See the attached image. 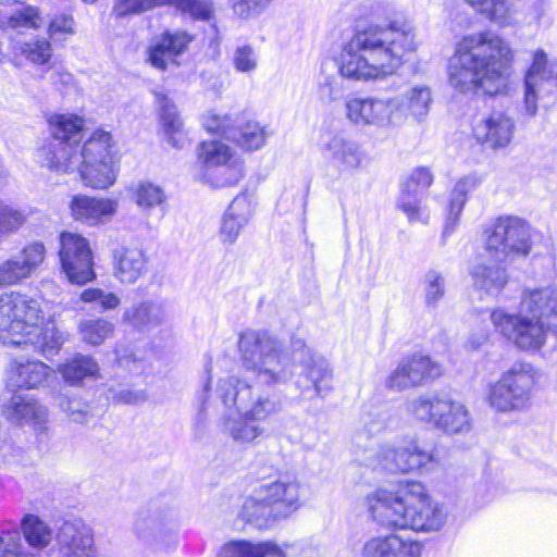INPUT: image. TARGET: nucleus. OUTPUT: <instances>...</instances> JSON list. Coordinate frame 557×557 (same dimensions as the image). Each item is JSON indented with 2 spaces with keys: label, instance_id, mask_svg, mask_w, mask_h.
<instances>
[{
  "label": "nucleus",
  "instance_id": "9b49d317",
  "mask_svg": "<svg viewBox=\"0 0 557 557\" xmlns=\"http://www.w3.org/2000/svg\"><path fill=\"white\" fill-rule=\"evenodd\" d=\"M532 233L527 220L500 215L484 231V249L496 262H513L532 251Z\"/></svg>",
  "mask_w": 557,
  "mask_h": 557
},
{
  "label": "nucleus",
  "instance_id": "4d7b16f0",
  "mask_svg": "<svg viewBox=\"0 0 557 557\" xmlns=\"http://www.w3.org/2000/svg\"><path fill=\"white\" fill-rule=\"evenodd\" d=\"M389 12V5L382 0H364L359 4V12L356 14V17L381 21L387 18Z\"/></svg>",
  "mask_w": 557,
  "mask_h": 557
},
{
  "label": "nucleus",
  "instance_id": "13d9d810",
  "mask_svg": "<svg viewBox=\"0 0 557 557\" xmlns=\"http://www.w3.org/2000/svg\"><path fill=\"white\" fill-rule=\"evenodd\" d=\"M84 302H97L102 310H111L120 305V298L114 293H104L100 288H87L81 294Z\"/></svg>",
  "mask_w": 557,
  "mask_h": 557
},
{
  "label": "nucleus",
  "instance_id": "6ab92c4d",
  "mask_svg": "<svg viewBox=\"0 0 557 557\" xmlns=\"http://www.w3.org/2000/svg\"><path fill=\"white\" fill-rule=\"evenodd\" d=\"M441 374V364L428 356L414 354L401 359L396 369L386 377L385 386L391 391L400 392L425 384Z\"/></svg>",
  "mask_w": 557,
  "mask_h": 557
},
{
  "label": "nucleus",
  "instance_id": "4c0bfd02",
  "mask_svg": "<svg viewBox=\"0 0 557 557\" xmlns=\"http://www.w3.org/2000/svg\"><path fill=\"white\" fill-rule=\"evenodd\" d=\"M58 371L65 383L77 386L85 380L96 379L99 366L91 357L78 354L60 364Z\"/></svg>",
  "mask_w": 557,
  "mask_h": 557
},
{
  "label": "nucleus",
  "instance_id": "9d476101",
  "mask_svg": "<svg viewBox=\"0 0 557 557\" xmlns=\"http://www.w3.org/2000/svg\"><path fill=\"white\" fill-rule=\"evenodd\" d=\"M512 51L499 36L480 32L457 42L448 70H499L510 66Z\"/></svg>",
  "mask_w": 557,
  "mask_h": 557
},
{
  "label": "nucleus",
  "instance_id": "1a4fd4ad",
  "mask_svg": "<svg viewBox=\"0 0 557 557\" xmlns=\"http://www.w3.org/2000/svg\"><path fill=\"white\" fill-rule=\"evenodd\" d=\"M363 462L391 473H411L431 471L440 459L435 449L422 445L417 436L403 435L382 443Z\"/></svg>",
  "mask_w": 557,
  "mask_h": 557
},
{
  "label": "nucleus",
  "instance_id": "a18cd8bd",
  "mask_svg": "<svg viewBox=\"0 0 557 557\" xmlns=\"http://www.w3.org/2000/svg\"><path fill=\"white\" fill-rule=\"evenodd\" d=\"M22 530L25 541L35 549H42L47 547L52 539L51 529L34 515H27L24 517Z\"/></svg>",
  "mask_w": 557,
  "mask_h": 557
},
{
  "label": "nucleus",
  "instance_id": "de8ad7c7",
  "mask_svg": "<svg viewBox=\"0 0 557 557\" xmlns=\"http://www.w3.org/2000/svg\"><path fill=\"white\" fill-rule=\"evenodd\" d=\"M78 330L85 343L97 346L112 335L114 326L104 319H87L79 323Z\"/></svg>",
  "mask_w": 557,
  "mask_h": 557
},
{
  "label": "nucleus",
  "instance_id": "bf43d9fd",
  "mask_svg": "<svg viewBox=\"0 0 557 557\" xmlns=\"http://www.w3.org/2000/svg\"><path fill=\"white\" fill-rule=\"evenodd\" d=\"M75 32V22L71 15L61 14L55 16L49 24V35L53 41L64 40Z\"/></svg>",
  "mask_w": 557,
  "mask_h": 557
},
{
  "label": "nucleus",
  "instance_id": "b1692460",
  "mask_svg": "<svg viewBox=\"0 0 557 557\" xmlns=\"http://www.w3.org/2000/svg\"><path fill=\"white\" fill-rule=\"evenodd\" d=\"M52 373L53 370L40 360L16 358L9 366L7 384L16 389H37Z\"/></svg>",
  "mask_w": 557,
  "mask_h": 557
},
{
  "label": "nucleus",
  "instance_id": "5701e85b",
  "mask_svg": "<svg viewBox=\"0 0 557 557\" xmlns=\"http://www.w3.org/2000/svg\"><path fill=\"white\" fill-rule=\"evenodd\" d=\"M420 542L398 534L372 536L362 546V557H420Z\"/></svg>",
  "mask_w": 557,
  "mask_h": 557
},
{
  "label": "nucleus",
  "instance_id": "864d4df0",
  "mask_svg": "<svg viewBox=\"0 0 557 557\" xmlns=\"http://www.w3.org/2000/svg\"><path fill=\"white\" fill-rule=\"evenodd\" d=\"M173 0H115L113 13L117 17L131 14H139L154 7L171 3Z\"/></svg>",
  "mask_w": 557,
  "mask_h": 557
},
{
  "label": "nucleus",
  "instance_id": "49530a36",
  "mask_svg": "<svg viewBox=\"0 0 557 557\" xmlns=\"http://www.w3.org/2000/svg\"><path fill=\"white\" fill-rule=\"evenodd\" d=\"M156 101L159 104L160 120L164 132L170 136L180 133L183 123L177 113L175 104L168 98L165 94L159 90L153 91Z\"/></svg>",
  "mask_w": 557,
  "mask_h": 557
},
{
  "label": "nucleus",
  "instance_id": "09e8293b",
  "mask_svg": "<svg viewBox=\"0 0 557 557\" xmlns=\"http://www.w3.org/2000/svg\"><path fill=\"white\" fill-rule=\"evenodd\" d=\"M424 300L429 307H436L445 295V280L443 275L430 270L425 273L423 280Z\"/></svg>",
  "mask_w": 557,
  "mask_h": 557
},
{
  "label": "nucleus",
  "instance_id": "bb28decb",
  "mask_svg": "<svg viewBox=\"0 0 557 557\" xmlns=\"http://www.w3.org/2000/svg\"><path fill=\"white\" fill-rule=\"evenodd\" d=\"M117 210V201L78 195L71 201V212L76 221L89 226L110 222Z\"/></svg>",
  "mask_w": 557,
  "mask_h": 557
},
{
  "label": "nucleus",
  "instance_id": "f03ea898",
  "mask_svg": "<svg viewBox=\"0 0 557 557\" xmlns=\"http://www.w3.org/2000/svg\"><path fill=\"white\" fill-rule=\"evenodd\" d=\"M51 138L37 151L38 163L58 173L78 172L85 186L108 188L116 180V147L109 132L97 129L81 146L84 121L75 114L49 119Z\"/></svg>",
  "mask_w": 557,
  "mask_h": 557
},
{
  "label": "nucleus",
  "instance_id": "473e14b6",
  "mask_svg": "<svg viewBox=\"0 0 557 557\" xmlns=\"http://www.w3.org/2000/svg\"><path fill=\"white\" fill-rule=\"evenodd\" d=\"M557 92V72H527L524 77V108L533 116L537 100Z\"/></svg>",
  "mask_w": 557,
  "mask_h": 557
},
{
  "label": "nucleus",
  "instance_id": "20e7f679",
  "mask_svg": "<svg viewBox=\"0 0 557 557\" xmlns=\"http://www.w3.org/2000/svg\"><path fill=\"white\" fill-rule=\"evenodd\" d=\"M215 395L227 409L220 421L221 432L242 446L257 444L265 433L261 423L282 408L274 394L236 375L221 377Z\"/></svg>",
  "mask_w": 557,
  "mask_h": 557
},
{
  "label": "nucleus",
  "instance_id": "cd10ccee",
  "mask_svg": "<svg viewBox=\"0 0 557 557\" xmlns=\"http://www.w3.org/2000/svg\"><path fill=\"white\" fill-rule=\"evenodd\" d=\"M8 420L16 424H32L39 433L48 430L46 426L48 411L34 397L15 394L4 406Z\"/></svg>",
  "mask_w": 557,
  "mask_h": 557
},
{
  "label": "nucleus",
  "instance_id": "2f4dec72",
  "mask_svg": "<svg viewBox=\"0 0 557 557\" xmlns=\"http://www.w3.org/2000/svg\"><path fill=\"white\" fill-rule=\"evenodd\" d=\"M449 401V397L440 393H424L408 401L407 411L414 420L437 429Z\"/></svg>",
  "mask_w": 557,
  "mask_h": 557
},
{
  "label": "nucleus",
  "instance_id": "72a5a7b5",
  "mask_svg": "<svg viewBox=\"0 0 557 557\" xmlns=\"http://www.w3.org/2000/svg\"><path fill=\"white\" fill-rule=\"evenodd\" d=\"M146 269V258L138 248L120 247L114 251V276L123 284H134Z\"/></svg>",
  "mask_w": 557,
  "mask_h": 557
},
{
  "label": "nucleus",
  "instance_id": "412c9836",
  "mask_svg": "<svg viewBox=\"0 0 557 557\" xmlns=\"http://www.w3.org/2000/svg\"><path fill=\"white\" fill-rule=\"evenodd\" d=\"M45 256L46 248L42 243L34 242L25 246L17 256L0 264V287L29 277L44 262Z\"/></svg>",
  "mask_w": 557,
  "mask_h": 557
},
{
  "label": "nucleus",
  "instance_id": "6e6d98bb",
  "mask_svg": "<svg viewBox=\"0 0 557 557\" xmlns=\"http://www.w3.org/2000/svg\"><path fill=\"white\" fill-rule=\"evenodd\" d=\"M108 398L117 403L137 405L144 403L147 395L144 389H131L126 385H111L108 388Z\"/></svg>",
  "mask_w": 557,
  "mask_h": 557
},
{
  "label": "nucleus",
  "instance_id": "0eeeda50",
  "mask_svg": "<svg viewBox=\"0 0 557 557\" xmlns=\"http://www.w3.org/2000/svg\"><path fill=\"white\" fill-rule=\"evenodd\" d=\"M42 321L37 300L15 293L0 296V342L3 345L32 347L46 358L57 355L64 336L52 324L40 327Z\"/></svg>",
  "mask_w": 557,
  "mask_h": 557
},
{
  "label": "nucleus",
  "instance_id": "2eb2a0df",
  "mask_svg": "<svg viewBox=\"0 0 557 557\" xmlns=\"http://www.w3.org/2000/svg\"><path fill=\"white\" fill-rule=\"evenodd\" d=\"M60 244V260L69 281L83 285L95 278L89 242L79 234L63 232Z\"/></svg>",
  "mask_w": 557,
  "mask_h": 557
},
{
  "label": "nucleus",
  "instance_id": "8fccbe9b",
  "mask_svg": "<svg viewBox=\"0 0 557 557\" xmlns=\"http://www.w3.org/2000/svg\"><path fill=\"white\" fill-rule=\"evenodd\" d=\"M26 221L23 211L0 200V239L15 233Z\"/></svg>",
  "mask_w": 557,
  "mask_h": 557
},
{
  "label": "nucleus",
  "instance_id": "ddd939ff",
  "mask_svg": "<svg viewBox=\"0 0 557 557\" xmlns=\"http://www.w3.org/2000/svg\"><path fill=\"white\" fill-rule=\"evenodd\" d=\"M178 519L173 506L152 503L140 509L134 521L138 537L158 550L172 549L177 543Z\"/></svg>",
  "mask_w": 557,
  "mask_h": 557
},
{
  "label": "nucleus",
  "instance_id": "dca6fc26",
  "mask_svg": "<svg viewBox=\"0 0 557 557\" xmlns=\"http://www.w3.org/2000/svg\"><path fill=\"white\" fill-rule=\"evenodd\" d=\"M321 152L339 175L354 174L366 159L360 144L343 132H327L322 136Z\"/></svg>",
  "mask_w": 557,
  "mask_h": 557
},
{
  "label": "nucleus",
  "instance_id": "c85d7f7f",
  "mask_svg": "<svg viewBox=\"0 0 557 557\" xmlns=\"http://www.w3.org/2000/svg\"><path fill=\"white\" fill-rule=\"evenodd\" d=\"M168 312L160 300H143L133 304L122 317V321L139 332H150L165 323Z\"/></svg>",
  "mask_w": 557,
  "mask_h": 557
},
{
  "label": "nucleus",
  "instance_id": "7c9ffc66",
  "mask_svg": "<svg viewBox=\"0 0 557 557\" xmlns=\"http://www.w3.org/2000/svg\"><path fill=\"white\" fill-rule=\"evenodd\" d=\"M393 72H336L324 77L320 85V97L324 101L339 99L351 88L352 82H382Z\"/></svg>",
  "mask_w": 557,
  "mask_h": 557
},
{
  "label": "nucleus",
  "instance_id": "f257e3e1",
  "mask_svg": "<svg viewBox=\"0 0 557 557\" xmlns=\"http://www.w3.org/2000/svg\"><path fill=\"white\" fill-rule=\"evenodd\" d=\"M238 350L244 369L260 384H285L294 374L293 368L300 366L295 384L301 393L323 398L333 389V370L329 361L314 355L300 337L292 336L289 351H286L282 342L268 331L249 329L240 333Z\"/></svg>",
  "mask_w": 557,
  "mask_h": 557
},
{
  "label": "nucleus",
  "instance_id": "c03bdc74",
  "mask_svg": "<svg viewBox=\"0 0 557 557\" xmlns=\"http://www.w3.org/2000/svg\"><path fill=\"white\" fill-rule=\"evenodd\" d=\"M492 22L505 26L510 23L513 10L510 0H466Z\"/></svg>",
  "mask_w": 557,
  "mask_h": 557
},
{
  "label": "nucleus",
  "instance_id": "69168bd1",
  "mask_svg": "<svg viewBox=\"0 0 557 557\" xmlns=\"http://www.w3.org/2000/svg\"><path fill=\"white\" fill-rule=\"evenodd\" d=\"M234 60L236 70H253L258 65L257 55L248 46L238 48L235 52Z\"/></svg>",
  "mask_w": 557,
  "mask_h": 557
},
{
  "label": "nucleus",
  "instance_id": "680f3d73",
  "mask_svg": "<svg viewBox=\"0 0 557 557\" xmlns=\"http://www.w3.org/2000/svg\"><path fill=\"white\" fill-rule=\"evenodd\" d=\"M432 182L433 175L430 170L426 168H418L403 184L424 194V191L431 186Z\"/></svg>",
  "mask_w": 557,
  "mask_h": 557
},
{
  "label": "nucleus",
  "instance_id": "e433bc0d",
  "mask_svg": "<svg viewBox=\"0 0 557 557\" xmlns=\"http://www.w3.org/2000/svg\"><path fill=\"white\" fill-rule=\"evenodd\" d=\"M286 557L282 547L272 542L251 543L249 541H231L225 543L216 557Z\"/></svg>",
  "mask_w": 557,
  "mask_h": 557
},
{
  "label": "nucleus",
  "instance_id": "423d86ee",
  "mask_svg": "<svg viewBox=\"0 0 557 557\" xmlns=\"http://www.w3.org/2000/svg\"><path fill=\"white\" fill-rule=\"evenodd\" d=\"M497 333L515 347L537 351L546 343L549 330L557 329V288H542L527 293L520 311L496 309L491 313Z\"/></svg>",
  "mask_w": 557,
  "mask_h": 557
},
{
  "label": "nucleus",
  "instance_id": "f8f14e48",
  "mask_svg": "<svg viewBox=\"0 0 557 557\" xmlns=\"http://www.w3.org/2000/svg\"><path fill=\"white\" fill-rule=\"evenodd\" d=\"M536 371L529 362H515L488 385L487 403L499 412L523 411L531 407Z\"/></svg>",
  "mask_w": 557,
  "mask_h": 557
},
{
  "label": "nucleus",
  "instance_id": "a878e982",
  "mask_svg": "<svg viewBox=\"0 0 557 557\" xmlns=\"http://www.w3.org/2000/svg\"><path fill=\"white\" fill-rule=\"evenodd\" d=\"M513 131L512 120L502 113H493L473 126L478 143L493 150L506 148L512 139Z\"/></svg>",
  "mask_w": 557,
  "mask_h": 557
},
{
  "label": "nucleus",
  "instance_id": "ea45409f",
  "mask_svg": "<svg viewBox=\"0 0 557 557\" xmlns=\"http://www.w3.org/2000/svg\"><path fill=\"white\" fill-rule=\"evenodd\" d=\"M397 99L401 103L398 117L408 114L417 121L424 120L433 101L431 89L428 86H414Z\"/></svg>",
  "mask_w": 557,
  "mask_h": 557
},
{
  "label": "nucleus",
  "instance_id": "a211bd4d",
  "mask_svg": "<svg viewBox=\"0 0 557 557\" xmlns=\"http://www.w3.org/2000/svg\"><path fill=\"white\" fill-rule=\"evenodd\" d=\"M401 103L397 98H350L345 102L346 116L356 125L385 127L398 120Z\"/></svg>",
  "mask_w": 557,
  "mask_h": 557
},
{
  "label": "nucleus",
  "instance_id": "aec40b11",
  "mask_svg": "<svg viewBox=\"0 0 557 557\" xmlns=\"http://www.w3.org/2000/svg\"><path fill=\"white\" fill-rule=\"evenodd\" d=\"M60 557H96L92 529L82 519L64 521L55 536Z\"/></svg>",
  "mask_w": 557,
  "mask_h": 557
},
{
  "label": "nucleus",
  "instance_id": "f3484780",
  "mask_svg": "<svg viewBox=\"0 0 557 557\" xmlns=\"http://www.w3.org/2000/svg\"><path fill=\"white\" fill-rule=\"evenodd\" d=\"M198 158L207 171L216 170L221 178L216 186L236 184L244 176V164L236 152L220 140L202 141L198 148Z\"/></svg>",
  "mask_w": 557,
  "mask_h": 557
},
{
  "label": "nucleus",
  "instance_id": "774afa93",
  "mask_svg": "<svg viewBox=\"0 0 557 557\" xmlns=\"http://www.w3.org/2000/svg\"><path fill=\"white\" fill-rule=\"evenodd\" d=\"M210 363L206 366V373L202 379V387L201 391L197 395V399L200 403V416H202L203 411L207 409L208 400L210 396V386H211V375H210Z\"/></svg>",
  "mask_w": 557,
  "mask_h": 557
},
{
  "label": "nucleus",
  "instance_id": "37998d69",
  "mask_svg": "<svg viewBox=\"0 0 557 557\" xmlns=\"http://www.w3.org/2000/svg\"><path fill=\"white\" fill-rule=\"evenodd\" d=\"M423 193L401 184L397 207L407 215L410 223H426L429 213L421 206Z\"/></svg>",
  "mask_w": 557,
  "mask_h": 557
},
{
  "label": "nucleus",
  "instance_id": "e2e57ef3",
  "mask_svg": "<svg viewBox=\"0 0 557 557\" xmlns=\"http://www.w3.org/2000/svg\"><path fill=\"white\" fill-rule=\"evenodd\" d=\"M273 0H239L234 5L235 12L242 17L258 15L263 12Z\"/></svg>",
  "mask_w": 557,
  "mask_h": 557
},
{
  "label": "nucleus",
  "instance_id": "0e129e2a",
  "mask_svg": "<svg viewBox=\"0 0 557 557\" xmlns=\"http://www.w3.org/2000/svg\"><path fill=\"white\" fill-rule=\"evenodd\" d=\"M283 552L286 557H322L319 547L306 544H285Z\"/></svg>",
  "mask_w": 557,
  "mask_h": 557
},
{
  "label": "nucleus",
  "instance_id": "7ed1b4c3",
  "mask_svg": "<svg viewBox=\"0 0 557 557\" xmlns=\"http://www.w3.org/2000/svg\"><path fill=\"white\" fill-rule=\"evenodd\" d=\"M371 519L386 530L438 531L446 522L443 505L418 481L401 482L396 488H377L366 497Z\"/></svg>",
  "mask_w": 557,
  "mask_h": 557
},
{
  "label": "nucleus",
  "instance_id": "603ef678",
  "mask_svg": "<svg viewBox=\"0 0 557 557\" xmlns=\"http://www.w3.org/2000/svg\"><path fill=\"white\" fill-rule=\"evenodd\" d=\"M0 557H32L22 545L18 530H3L0 534Z\"/></svg>",
  "mask_w": 557,
  "mask_h": 557
},
{
  "label": "nucleus",
  "instance_id": "5fc2aeb1",
  "mask_svg": "<svg viewBox=\"0 0 557 557\" xmlns=\"http://www.w3.org/2000/svg\"><path fill=\"white\" fill-rule=\"evenodd\" d=\"M171 3L193 20L208 21L213 13L211 0H173Z\"/></svg>",
  "mask_w": 557,
  "mask_h": 557
},
{
  "label": "nucleus",
  "instance_id": "c9c22d12",
  "mask_svg": "<svg viewBox=\"0 0 557 557\" xmlns=\"http://www.w3.org/2000/svg\"><path fill=\"white\" fill-rule=\"evenodd\" d=\"M475 289L487 295H497L508 282L506 268L497 264L479 263L471 269Z\"/></svg>",
  "mask_w": 557,
  "mask_h": 557
},
{
  "label": "nucleus",
  "instance_id": "4be33fe9",
  "mask_svg": "<svg viewBox=\"0 0 557 557\" xmlns=\"http://www.w3.org/2000/svg\"><path fill=\"white\" fill-rule=\"evenodd\" d=\"M253 214V202L247 194L238 195L230 203L221 219L218 231L219 240L224 246L234 245L240 232L247 226Z\"/></svg>",
  "mask_w": 557,
  "mask_h": 557
},
{
  "label": "nucleus",
  "instance_id": "79ce46f5",
  "mask_svg": "<svg viewBox=\"0 0 557 557\" xmlns=\"http://www.w3.org/2000/svg\"><path fill=\"white\" fill-rule=\"evenodd\" d=\"M471 428L472 419L467 407L450 399L437 430L447 434H460L469 432Z\"/></svg>",
  "mask_w": 557,
  "mask_h": 557
},
{
  "label": "nucleus",
  "instance_id": "58836bf2",
  "mask_svg": "<svg viewBox=\"0 0 557 557\" xmlns=\"http://www.w3.org/2000/svg\"><path fill=\"white\" fill-rule=\"evenodd\" d=\"M25 0H0L1 7H8L13 3L22 4ZM41 18L38 11L34 7H23L14 12H9L0 8V29H17V28H37Z\"/></svg>",
  "mask_w": 557,
  "mask_h": 557
},
{
  "label": "nucleus",
  "instance_id": "c756f323",
  "mask_svg": "<svg viewBox=\"0 0 557 557\" xmlns=\"http://www.w3.org/2000/svg\"><path fill=\"white\" fill-rule=\"evenodd\" d=\"M193 37L185 32L164 33L161 38L149 48V61L159 69L169 65H181L178 58L184 53Z\"/></svg>",
  "mask_w": 557,
  "mask_h": 557
},
{
  "label": "nucleus",
  "instance_id": "393cba45",
  "mask_svg": "<svg viewBox=\"0 0 557 557\" xmlns=\"http://www.w3.org/2000/svg\"><path fill=\"white\" fill-rule=\"evenodd\" d=\"M449 84L461 94H483L493 96L505 90L507 77L504 72H451Z\"/></svg>",
  "mask_w": 557,
  "mask_h": 557
},
{
  "label": "nucleus",
  "instance_id": "f704fd0d",
  "mask_svg": "<svg viewBox=\"0 0 557 557\" xmlns=\"http://www.w3.org/2000/svg\"><path fill=\"white\" fill-rule=\"evenodd\" d=\"M479 184L480 180L474 174L466 175L455 184L449 197L443 236H448L455 231L468 200V194L474 190Z\"/></svg>",
  "mask_w": 557,
  "mask_h": 557
},
{
  "label": "nucleus",
  "instance_id": "39448f33",
  "mask_svg": "<svg viewBox=\"0 0 557 557\" xmlns=\"http://www.w3.org/2000/svg\"><path fill=\"white\" fill-rule=\"evenodd\" d=\"M416 49V35L410 23L391 21L358 28L343 47L338 70H384L398 67L404 57Z\"/></svg>",
  "mask_w": 557,
  "mask_h": 557
},
{
  "label": "nucleus",
  "instance_id": "6e6552de",
  "mask_svg": "<svg viewBox=\"0 0 557 557\" xmlns=\"http://www.w3.org/2000/svg\"><path fill=\"white\" fill-rule=\"evenodd\" d=\"M299 507L300 485L295 479L284 476L257 487L245 499L240 516L247 522L263 529L288 517Z\"/></svg>",
  "mask_w": 557,
  "mask_h": 557
},
{
  "label": "nucleus",
  "instance_id": "338daca9",
  "mask_svg": "<svg viewBox=\"0 0 557 557\" xmlns=\"http://www.w3.org/2000/svg\"><path fill=\"white\" fill-rule=\"evenodd\" d=\"M117 364L122 368H128L131 372L140 370L141 360L135 356L127 347L119 346L115 350Z\"/></svg>",
  "mask_w": 557,
  "mask_h": 557
},
{
  "label": "nucleus",
  "instance_id": "a19ab883",
  "mask_svg": "<svg viewBox=\"0 0 557 557\" xmlns=\"http://www.w3.org/2000/svg\"><path fill=\"white\" fill-rule=\"evenodd\" d=\"M132 199L145 213H149L153 209H160L163 212L166 195L160 186L144 181L132 188Z\"/></svg>",
  "mask_w": 557,
  "mask_h": 557
},
{
  "label": "nucleus",
  "instance_id": "4468645a",
  "mask_svg": "<svg viewBox=\"0 0 557 557\" xmlns=\"http://www.w3.org/2000/svg\"><path fill=\"white\" fill-rule=\"evenodd\" d=\"M202 125L209 133L221 134L247 151L262 148L272 136L268 126L257 121L238 116L234 119L231 115H219L213 112L202 117Z\"/></svg>",
  "mask_w": 557,
  "mask_h": 557
},
{
  "label": "nucleus",
  "instance_id": "3c124183",
  "mask_svg": "<svg viewBox=\"0 0 557 557\" xmlns=\"http://www.w3.org/2000/svg\"><path fill=\"white\" fill-rule=\"evenodd\" d=\"M60 408L70 421L84 424L92 417L90 406L78 397L64 396L60 399Z\"/></svg>",
  "mask_w": 557,
  "mask_h": 557
},
{
  "label": "nucleus",
  "instance_id": "052dcab7",
  "mask_svg": "<svg viewBox=\"0 0 557 557\" xmlns=\"http://www.w3.org/2000/svg\"><path fill=\"white\" fill-rule=\"evenodd\" d=\"M25 57L35 64H45L51 57V47L47 40H37L33 44H26L22 48Z\"/></svg>",
  "mask_w": 557,
  "mask_h": 557
}]
</instances>
